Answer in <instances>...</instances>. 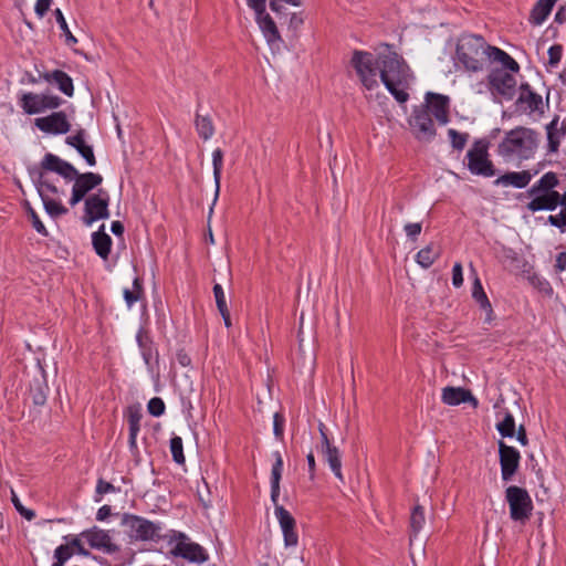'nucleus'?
<instances>
[{"label": "nucleus", "mask_w": 566, "mask_h": 566, "mask_svg": "<svg viewBox=\"0 0 566 566\" xmlns=\"http://www.w3.org/2000/svg\"><path fill=\"white\" fill-rule=\"evenodd\" d=\"M77 151L85 159L87 165H90V166L96 165V158H95L92 146L84 144L80 149H77Z\"/></svg>", "instance_id": "52"}, {"label": "nucleus", "mask_w": 566, "mask_h": 566, "mask_svg": "<svg viewBox=\"0 0 566 566\" xmlns=\"http://www.w3.org/2000/svg\"><path fill=\"white\" fill-rule=\"evenodd\" d=\"M120 524L130 539L145 542L160 538L161 525L145 517L125 513Z\"/></svg>", "instance_id": "5"}, {"label": "nucleus", "mask_w": 566, "mask_h": 566, "mask_svg": "<svg viewBox=\"0 0 566 566\" xmlns=\"http://www.w3.org/2000/svg\"><path fill=\"white\" fill-rule=\"evenodd\" d=\"M284 423H285L284 417L281 413L275 412L274 416H273V432H274V436L279 440H283V437H284Z\"/></svg>", "instance_id": "47"}, {"label": "nucleus", "mask_w": 566, "mask_h": 566, "mask_svg": "<svg viewBox=\"0 0 566 566\" xmlns=\"http://www.w3.org/2000/svg\"><path fill=\"white\" fill-rule=\"evenodd\" d=\"M213 294H214L216 304H217L219 312L224 313L226 308H228V306H227L223 289L220 284H214Z\"/></svg>", "instance_id": "49"}, {"label": "nucleus", "mask_w": 566, "mask_h": 566, "mask_svg": "<svg viewBox=\"0 0 566 566\" xmlns=\"http://www.w3.org/2000/svg\"><path fill=\"white\" fill-rule=\"evenodd\" d=\"M489 143L478 139L467 153L468 169L476 176L493 177L496 174L493 163L489 159Z\"/></svg>", "instance_id": "7"}, {"label": "nucleus", "mask_w": 566, "mask_h": 566, "mask_svg": "<svg viewBox=\"0 0 566 566\" xmlns=\"http://www.w3.org/2000/svg\"><path fill=\"white\" fill-rule=\"evenodd\" d=\"M537 142V133L534 129L518 126L505 134L497 146V153L505 159L526 160L535 154Z\"/></svg>", "instance_id": "3"}, {"label": "nucleus", "mask_w": 566, "mask_h": 566, "mask_svg": "<svg viewBox=\"0 0 566 566\" xmlns=\"http://www.w3.org/2000/svg\"><path fill=\"white\" fill-rule=\"evenodd\" d=\"M247 4L255 12V17L266 12V0H247Z\"/></svg>", "instance_id": "55"}, {"label": "nucleus", "mask_w": 566, "mask_h": 566, "mask_svg": "<svg viewBox=\"0 0 566 566\" xmlns=\"http://www.w3.org/2000/svg\"><path fill=\"white\" fill-rule=\"evenodd\" d=\"M42 77L49 83H55L59 90L66 96H72L74 93L73 81L69 74L61 70H54L51 73H44Z\"/></svg>", "instance_id": "28"}, {"label": "nucleus", "mask_w": 566, "mask_h": 566, "mask_svg": "<svg viewBox=\"0 0 566 566\" xmlns=\"http://www.w3.org/2000/svg\"><path fill=\"white\" fill-rule=\"evenodd\" d=\"M92 243L96 254L103 260H107L112 248V238L105 233V226L92 234Z\"/></svg>", "instance_id": "29"}, {"label": "nucleus", "mask_w": 566, "mask_h": 566, "mask_svg": "<svg viewBox=\"0 0 566 566\" xmlns=\"http://www.w3.org/2000/svg\"><path fill=\"white\" fill-rule=\"evenodd\" d=\"M148 412L154 417H159L165 412V403L161 398L154 397L148 401Z\"/></svg>", "instance_id": "45"}, {"label": "nucleus", "mask_w": 566, "mask_h": 566, "mask_svg": "<svg viewBox=\"0 0 566 566\" xmlns=\"http://www.w3.org/2000/svg\"><path fill=\"white\" fill-rule=\"evenodd\" d=\"M109 515H111V506H108V505H103L102 507H99V509H98L97 514H96V518H97L98 521H104V520H106Z\"/></svg>", "instance_id": "64"}, {"label": "nucleus", "mask_w": 566, "mask_h": 566, "mask_svg": "<svg viewBox=\"0 0 566 566\" xmlns=\"http://www.w3.org/2000/svg\"><path fill=\"white\" fill-rule=\"evenodd\" d=\"M421 230L422 226L420 222L407 223L405 226V232L407 237L411 240H416L417 237L421 233Z\"/></svg>", "instance_id": "54"}, {"label": "nucleus", "mask_w": 566, "mask_h": 566, "mask_svg": "<svg viewBox=\"0 0 566 566\" xmlns=\"http://www.w3.org/2000/svg\"><path fill=\"white\" fill-rule=\"evenodd\" d=\"M319 451L335 478L343 482L344 476L342 473V455L339 449L332 443L329 438L324 437V443L321 444Z\"/></svg>", "instance_id": "21"}, {"label": "nucleus", "mask_w": 566, "mask_h": 566, "mask_svg": "<svg viewBox=\"0 0 566 566\" xmlns=\"http://www.w3.org/2000/svg\"><path fill=\"white\" fill-rule=\"evenodd\" d=\"M559 181L557 175L553 171L544 174L528 190L527 195H537L538 192H557L555 188Z\"/></svg>", "instance_id": "31"}, {"label": "nucleus", "mask_w": 566, "mask_h": 566, "mask_svg": "<svg viewBox=\"0 0 566 566\" xmlns=\"http://www.w3.org/2000/svg\"><path fill=\"white\" fill-rule=\"evenodd\" d=\"M275 462L271 471V500L274 504V514L281 526L285 547H295L298 536L295 532V518L291 513L277 503L280 496V481L282 478L283 459L279 451L273 453Z\"/></svg>", "instance_id": "2"}, {"label": "nucleus", "mask_w": 566, "mask_h": 566, "mask_svg": "<svg viewBox=\"0 0 566 566\" xmlns=\"http://www.w3.org/2000/svg\"><path fill=\"white\" fill-rule=\"evenodd\" d=\"M448 136L450 138L452 147L457 150H462L469 139V134L459 133L453 128H450L448 130Z\"/></svg>", "instance_id": "42"}, {"label": "nucleus", "mask_w": 566, "mask_h": 566, "mask_svg": "<svg viewBox=\"0 0 566 566\" xmlns=\"http://www.w3.org/2000/svg\"><path fill=\"white\" fill-rule=\"evenodd\" d=\"M424 521L423 509L420 505L415 506L410 516V527L413 535H417L422 530Z\"/></svg>", "instance_id": "41"}, {"label": "nucleus", "mask_w": 566, "mask_h": 566, "mask_svg": "<svg viewBox=\"0 0 566 566\" xmlns=\"http://www.w3.org/2000/svg\"><path fill=\"white\" fill-rule=\"evenodd\" d=\"M306 460H307V464H308L310 478L314 479L315 471H316V462H315V457L312 451L306 455Z\"/></svg>", "instance_id": "63"}, {"label": "nucleus", "mask_w": 566, "mask_h": 566, "mask_svg": "<svg viewBox=\"0 0 566 566\" xmlns=\"http://www.w3.org/2000/svg\"><path fill=\"white\" fill-rule=\"evenodd\" d=\"M554 268L556 272H563L566 270V252L557 254Z\"/></svg>", "instance_id": "60"}, {"label": "nucleus", "mask_w": 566, "mask_h": 566, "mask_svg": "<svg viewBox=\"0 0 566 566\" xmlns=\"http://www.w3.org/2000/svg\"><path fill=\"white\" fill-rule=\"evenodd\" d=\"M409 126L416 139L420 142H431L437 134L431 115L426 107L413 108Z\"/></svg>", "instance_id": "12"}, {"label": "nucleus", "mask_w": 566, "mask_h": 566, "mask_svg": "<svg viewBox=\"0 0 566 566\" xmlns=\"http://www.w3.org/2000/svg\"><path fill=\"white\" fill-rule=\"evenodd\" d=\"M73 555V549L71 548V545L64 544L60 545L54 551V558L56 562H60L62 564H65Z\"/></svg>", "instance_id": "44"}, {"label": "nucleus", "mask_w": 566, "mask_h": 566, "mask_svg": "<svg viewBox=\"0 0 566 566\" xmlns=\"http://www.w3.org/2000/svg\"><path fill=\"white\" fill-rule=\"evenodd\" d=\"M547 148L549 153H556L560 142L566 137V120L559 122V117L555 116L553 120L546 125Z\"/></svg>", "instance_id": "24"}, {"label": "nucleus", "mask_w": 566, "mask_h": 566, "mask_svg": "<svg viewBox=\"0 0 566 566\" xmlns=\"http://www.w3.org/2000/svg\"><path fill=\"white\" fill-rule=\"evenodd\" d=\"M69 544L71 545V548L76 551L80 555H87L88 552L84 548L81 539L78 537H73Z\"/></svg>", "instance_id": "58"}, {"label": "nucleus", "mask_w": 566, "mask_h": 566, "mask_svg": "<svg viewBox=\"0 0 566 566\" xmlns=\"http://www.w3.org/2000/svg\"><path fill=\"white\" fill-rule=\"evenodd\" d=\"M124 298H125L128 307H130L135 302H137L140 298V296L138 295L137 292L125 289L124 290Z\"/></svg>", "instance_id": "59"}, {"label": "nucleus", "mask_w": 566, "mask_h": 566, "mask_svg": "<svg viewBox=\"0 0 566 566\" xmlns=\"http://www.w3.org/2000/svg\"><path fill=\"white\" fill-rule=\"evenodd\" d=\"M505 500L510 507V517L515 522H526L533 511V501L528 492L516 485H511L505 490Z\"/></svg>", "instance_id": "6"}, {"label": "nucleus", "mask_w": 566, "mask_h": 566, "mask_svg": "<svg viewBox=\"0 0 566 566\" xmlns=\"http://www.w3.org/2000/svg\"><path fill=\"white\" fill-rule=\"evenodd\" d=\"M486 57L491 61L500 62L504 70H510L511 72L520 71L518 63L510 54L496 46L488 44Z\"/></svg>", "instance_id": "30"}, {"label": "nucleus", "mask_w": 566, "mask_h": 566, "mask_svg": "<svg viewBox=\"0 0 566 566\" xmlns=\"http://www.w3.org/2000/svg\"><path fill=\"white\" fill-rule=\"evenodd\" d=\"M142 413L138 409L130 407L128 409V427H129V448L130 450L137 449V434L140 430Z\"/></svg>", "instance_id": "34"}, {"label": "nucleus", "mask_w": 566, "mask_h": 566, "mask_svg": "<svg viewBox=\"0 0 566 566\" xmlns=\"http://www.w3.org/2000/svg\"><path fill=\"white\" fill-rule=\"evenodd\" d=\"M41 168L48 171L56 172L66 180H73L77 175V169L73 165L51 153H48L43 157L41 161Z\"/></svg>", "instance_id": "20"}, {"label": "nucleus", "mask_w": 566, "mask_h": 566, "mask_svg": "<svg viewBox=\"0 0 566 566\" xmlns=\"http://www.w3.org/2000/svg\"><path fill=\"white\" fill-rule=\"evenodd\" d=\"M547 222L563 232L566 228V209H562L558 214L548 216Z\"/></svg>", "instance_id": "46"}, {"label": "nucleus", "mask_w": 566, "mask_h": 566, "mask_svg": "<svg viewBox=\"0 0 566 566\" xmlns=\"http://www.w3.org/2000/svg\"><path fill=\"white\" fill-rule=\"evenodd\" d=\"M115 490L114 485L109 482H106L102 479L98 480L96 485V492L98 494H106L108 492H113Z\"/></svg>", "instance_id": "57"}, {"label": "nucleus", "mask_w": 566, "mask_h": 566, "mask_svg": "<svg viewBox=\"0 0 566 566\" xmlns=\"http://www.w3.org/2000/svg\"><path fill=\"white\" fill-rule=\"evenodd\" d=\"M195 126L198 135L203 140L210 139L214 134V126L209 115H200L199 113H197Z\"/></svg>", "instance_id": "36"}, {"label": "nucleus", "mask_w": 566, "mask_h": 566, "mask_svg": "<svg viewBox=\"0 0 566 566\" xmlns=\"http://www.w3.org/2000/svg\"><path fill=\"white\" fill-rule=\"evenodd\" d=\"M170 452L172 455L174 461L177 464H184L185 463V454H184V444L182 439L178 436H174L170 439Z\"/></svg>", "instance_id": "40"}, {"label": "nucleus", "mask_w": 566, "mask_h": 566, "mask_svg": "<svg viewBox=\"0 0 566 566\" xmlns=\"http://www.w3.org/2000/svg\"><path fill=\"white\" fill-rule=\"evenodd\" d=\"M32 180L36 187V190L43 201L46 213L52 218L64 216L69 210L61 203L44 195V189L55 195L59 192L57 188L45 179L44 174L39 169L30 170Z\"/></svg>", "instance_id": "8"}, {"label": "nucleus", "mask_w": 566, "mask_h": 566, "mask_svg": "<svg viewBox=\"0 0 566 566\" xmlns=\"http://www.w3.org/2000/svg\"><path fill=\"white\" fill-rule=\"evenodd\" d=\"M176 359L182 367H188L191 365L190 356L182 349L177 353Z\"/></svg>", "instance_id": "61"}, {"label": "nucleus", "mask_w": 566, "mask_h": 566, "mask_svg": "<svg viewBox=\"0 0 566 566\" xmlns=\"http://www.w3.org/2000/svg\"><path fill=\"white\" fill-rule=\"evenodd\" d=\"M49 386L42 368L39 375L30 382L29 397L35 406H43L46 402Z\"/></svg>", "instance_id": "26"}, {"label": "nucleus", "mask_w": 566, "mask_h": 566, "mask_svg": "<svg viewBox=\"0 0 566 566\" xmlns=\"http://www.w3.org/2000/svg\"><path fill=\"white\" fill-rule=\"evenodd\" d=\"M52 0H36V3L34 6V11L36 15L41 19L43 18L48 11L50 10Z\"/></svg>", "instance_id": "56"}, {"label": "nucleus", "mask_w": 566, "mask_h": 566, "mask_svg": "<svg viewBox=\"0 0 566 566\" xmlns=\"http://www.w3.org/2000/svg\"><path fill=\"white\" fill-rule=\"evenodd\" d=\"M222 161H223V153L220 148H217L212 153V166H213V179H214V197L212 205L209 210V219L213 212V207L217 203L220 193V181H221V171H222Z\"/></svg>", "instance_id": "32"}, {"label": "nucleus", "mask_w": 566, "mask_h": 566, "mask_svg": "<svg viewBox=\"0 0 566 566\" xmlns=\"http://www.w3.org/2000/svg\"><path fill=\"white\" fill-rule=\"evenodd\" d=\"M109 195L104 189H98L94 195L88 196L84 200L83 223L92 226L94 222L109 218Z\"/></svg>", "instance_id": "9"}, {"label": "nucleus", "mask_w": 566, "mask_h": 566, "mask_svg": "<svg viewBox=\"0 0 566 566\" xmlns=\"http://www.w3.org/2000/svg\"><path fill=\"white\" fill-rule=\"evenodd\" d=\"M171 553L175 556H179L191 563L198 564L206 562L208 558L205 549L199 544L190 542L189 538L182 533H179L178 542L176 543Z\"/></svg>", "instance_id": "16"}, {"label": "nucleus", "mask_w": 566, "mask_h": 566, "mask_svg": "<svg viewBox=\"0 0 566 566\" xmlns=\"http://www.w3.org/2000/svg\"><path fill=\"white\" fill-rule=\"evenodd\" d=\"M499 459L501 465V476L504 482L513 479L517 472L521 461V454L514 447L507 446L502 440L499 441Z\"/></svg>", "instance_id": "15"}, {"label": "nucleus", "mask_w": 566, "mask_h": 566, "mask_svg": "<svg viewBox=\"0 0 566 566\" xmlns=\"http://www.w3.org/2000/svg\"><path fill=\"white\" fill-rule=\"evenodd\" d=\"M255 20L269 45L272 48L277 46L282 42V38L271 15L265 12L255 17Z\"/></svg>", "instance_id": "25"}, {"label": "nucleus", "mask_w": 566, "mask_h": 566, "mask_svg": "<svg viewBox=\"0 0 566 566\" xmlns=\"http://www.w3.org/2000/svg\"><path fill=\"white\" fill-rule=\"evenodd\" d=\"M488 44L483 36L464 34L460 36L457 44V59L467 71L478 72L483 69L486 56Z\"/></svg>", "instance_id": "4"}, {"label": "nucleus", "mask_w": 566, "mask_h": 566, "mask_svg": "<svg viewBox=\"0 0 566 566\" xmlns=\"http://www.w3.org/2000/svg\"><path fill=\"white\" fill-rule=\"evenodd\" d=\"M28 213H29V217L31 219L32 226L35 229V231L42 235H48L46 228L40 220L38 213L34 211V209L30 206L28 207Z\"/></svg>", "instance_id": "48"}, {"label": "nucleus", "mask_w": 566, "mask_h": 566, "mask_svg": "<svg viewBox=\"0 0 566 566\" xmlns=\"http://www.w3.org/2000/svg\"><path fill=\"white\" fill-rule=\"evenodd\" d=\"M516 439L522 446L528 444V438L526 434V429L523 424H521L516 431Z\"/></svg>", "instance_id": "62"}, {"label": "nucleus", "mask_w": 566, "mask_h": 566, "mask_svg": "<svg viewBox=\"0 0 566 566\" xmlns=\"http://www.w3.org/2000/svg\"><path fill=\"white\" fill-rule=\"evenodd\" d=\"M528 196L532 199L526 208L533 213L542 210L554 211L560 205L559 192H538Z\"/></svg>", "instance_id": "22"}, {"label": "nucleus", "mask_w": 566, "mask_h": 566, "mask_svg": "<svg viewBox=\"0 0 566 566\" xmlns=\"http://www.w3.org/2000/svg\"><path fill=\"white\" fill-rule=\"evenodd\" d=\"M73 180L72 196L69 201L72 207L81 202L91 190L99 186L103 181V177L95 172L80 174L77 171Z\"/></svg>", "instance_id": "14"}, {"label": "nucleus", "mask_w": 566, "mask_h": 566, "mask_svg": "<svg viewBox=\"0 0 566 566\" xmlns=\"http://www.w3.org/2000/svg\"><path fill=\"white\" fill-rule=\"evenodd\" d=\"M18 103L25 114L34 115L60 107L62 98L52 94L28 92L19 97Z\"/></svg>", "instance_id": "10"}, {"label": "nucleus", "mask_w": 566, "mask_h": 566, "mask_svg": "<svg viewBox=\"0 0 566 566\" xmlns=\"http://www.w3.org/2000/svg\"><path fill=\"white\" fill-rule=\"evenodd\" d=\"M547 53H548V64L551 66H556L560 62L562 54H563V48L559 44L552 45L548 49Z\"/></svg>", "instance_id": "51"}, {"label": "nucleus", "mask_w": 566, "mask_h": 566, "mask_svg": "<svg viewBox=\"0 0 566 566\" xmlns=\"http://www.w3.org/2000/svg\"><path fill=\"white\" fill-rule=\"evenodd\" d=\"M440 256V250L433 243L421 249L416 255V262L423 269H429Z\"/></svg>", "instance_id": "35"}, {"label": "nucleus", "mask_w": 566, "mask_h": 566, "mask_svg": "<svg viewBox=\"0 0 566 566\" xmlns=\"http://www.w3.org/2000/svg\"><path fill=\"white\" fill-rule=\"evenodd\" d=\"M11 501L15 510L28 521H31L35 517V513L32 510L25 509L22 505L21 501L19 500L18 495L13 490H11Z\"/></svg>", "instance_id": "43"}, {"label": "nucleus", "mask_w": 566, "mask_h": 566, "mask_svg": "<svg viewBox=\"0 0 566 566\" xmlns=\"http://www.w3.org/2000/svg\"><path fill=\"white\" fill-rule=\"evenodd\" d=\"M90 546L95 549L103 551L106 554H114L119 551V547L112 542V537L107 531L93 527L92 530L81 533Z\"/></svg>", "instance_id": "19"}, {"label": "nucleus", "mask_w": 566, "mask_h": 566, "mask_svg": "<svg viewBox=\"0 0 566 566\" xmlns=\"http://www.w3.org/2000/svg\"><path fill=\"white\" fill-rule=\"evenodd\" d=\"M449 105L450 98L447 95L428 92L420 106L426 107L440 125H446L449 122Z\"/></svg>", "instance_id": "17"}, {"label": "nucleus", "mask_w": 566, "mask_h": 566, "mask_svg": "<svg viewBox=\"0 0 566 566\" xmlns=\"http://www.w3.org/2000/svg\"><path fill=\"white\" fill-rule=\"evenodd\" d=\"M547 105L548 98L546 99L545 104L542 95L534 92L528 83L521 84L518 97L515 102L517 111L528 115L534 113L543 115L545 112V106Z\"/></svg>", "instance_id": "13"}, {"label": "nucleus", "mask_w": 566, "mask_h": 566, "mask_svg": "<svg viewBox=\"0 0 566 566\" xmlns=\"http://www.w3.org/2000/svg\"><path fill=\"white\" fill-rule=\"evenodd\" d=\"M34 125L41 132L52 135L66 134L71 129V124L64 112H54L49 116L38 117L34 119Z\"/></svg>", "instance_id": "18"}, {"label": "nucleus", "mask_w": 566, "mask_h": 566, "mask_svg": "<svg viewBox=\"0 0 566 566\" xmlns=\"http://www.w3.org/2000/svg\"><path fill=\"white\" fill-rule=\"evenodd\" d=\"M556 1L538 0L531 11L530 22L534 25H541L551 13Z\"/></svg>", "instance_id": "33"}, {"label": "nucleus", "mask_w": 566, "mask_h": 566, "mask_svg": "<svg viewBox=\"0 0 566 566\" xmlns=\"http://www.w3.org/2000/svg\"><path fill=\"white\" fill-rule=\"evenodd\" d=\"M442 402L448 406H458L462 402H470L473 407L478 406V400L470 390L462 387H446L442 390Z\"/></svg>", "instance_id": "23"}, {"label": "nucleus", "mask_w": 566, "mask_h": 566, "mask_svg": "<svg viewBox=\"0 0 566 566\" xmlns=\"http://www.w3.org/2000/svg\"><path fill=\"white\" fill-rule=\"evenodd\" d=\"M510 70L493 69L488 75V86L492 95L512 99L515 95L516 80Z\"/></svg>", "instance_id": "11"}, {"label": "nucleus", "mask_w": 566, "mask_h": 566, "mask_svg": "<svg viewBox=\"0 0 566 566\" xmlns=\"http://www.w3.org/2000/svg\"><path fill=\"white\" fill-rule=\"evenodd\" d=\"M472 271L474 273V280H473V285H472V297L480 305L481 308L491 312L492 311L491 303L483 290L482 283H481L476 272L474 271V269H472Z\"/></svg>", "instance_id": "37"}, {"label": "nucleus", "mask_w": 566, "mask_h": 566, "mask_svg": "<svg viewBox=\"0 0 566 566\" xmlns=\"http://www.w3.org/2000/svg\"><path fill=\"white\" fill-rule=\"evenodd\" d=\"M65 143L76 150L80 149L85 144V130L80 129L75 135L67 136Z\"/></svg>", "instance_id": "50"}, {"label": "nucleus", "mask_w": 566, "mask_h": 566, "mask_svg": "<svg viewBox=\"0 0 566 566\" xmlns=\"http://www.w3.org/2000/svg\"><path fill=\"white\" fill-rule=\"evenodd\" d=\"M532 179V175L527 170L523 171H512L506 172L502 176H500L495 181L494 185L496 186H513L515 188L522 189L525 188Z\"/></svg>", "instance_id": "27"}, {"label": "nucleus", "mask_w": 566, "mask_h": 566, "mask_svg": "<svg viewBox=\"0 0 566 566\" xmlns=\"http://www.w3.org/2000/svg\"><path fill=\"white\" fill-rule=\"evenodd\" d=\"M350 64L355 69L361 84L367 90L378 86L377 75L388 92L398 103H406L409 99L407 88L411 80V73L408 64L389 45L378 52L375 56L367 51L356 50L350 59Z\"/></svg>", "instance_id": "1"}, {"label": "nucleus", "mask_w": 566, "mask_h": 566, "mask_svg": "<svg viewBox=\"0 0 566 566\" xmlns=\"http://www.w3.org/2000/svg\"><path fill=\"white\" fill-rule=\"evenodd\" d=\"M452 284L454 287H460L463 284L462 264L457 262L452 269Z\"/></svg>", "instance_id": "53"}, {"label": "nucleus", "mask_w": 566, "mask_h": 566, "mask_svg": "<svg viewBox=\"0 0 566 566\" xmlns=\"http://www.w3.org/2000/svg\"><path fill=\"white\" fill-rule=\"evenodd\" d=\"M54 17H55V20H56L57 24L60 25L64 36H65V43L67 45L76 44L77 43V39L70 31L63 12L60 9H55L54 10Z\"/></svg>", "instance_id": "39"}, {"label": "nucleus", "mask_w": 566, "mask_h": 566, "mask_svg": "<svg viewBox=\"0 0 566 566\" xmlns=\"http://www.w3.org/2000/svg\"><path fill=\"white\" fill-rule=\"evenodd\" d=\"M496 429L503 438H513L515 434V420L513 415L506 411L503 420L496 423Z\"/></svg>", "instance_id": "38"}]
</instances>
